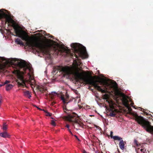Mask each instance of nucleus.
Wrapping results in <instances>:
<instances>
[{"instance_id": "obj_28", "label": "nucleus", "mask_w": 153, "mask_h": 153, "mask_svg": "<svg viewBox=\"0 0 153 153\" xmlns=\"http://www.w3.org/2000/svg\"><path fill=\"white\" fill-rule=\"evenodd\" d=\"M134 103L133 102H131V106L133 107V108H135V107L134 106H133V105H134Z\"/></svg>"}, {"instance_id": "obj_7", "label": "nucleus", "mask_w": 153, "mask_h": 153, "mask_svg": "<svg viewBox=\"0 0 153 153\" xmlns=\"http://www.w3.org/2000/svg\"><path fill=\"white\" fill-rule=\"evenodd\" d=\"M13 27L16 34V36L21 38L23 40L27 41L28 39V36L26 34L25 32L18 25L13 24Z\"/></svg>"}, {"instance_id": "obj_33", "label": "nucleus", "mask_w": 153, "mask_h": 153, "mask_svg": "<svg viewBox=\"0 0 153 153\" xmlns=\"http://www.w3.org/2000/svg\"><path fill=\"white\" fill-rule=\"evenodd\" d=\"M95 153H99V152H98V151H96L95 152ZM99 153H103L102 152H99Z\"/></svg>"}, {"instance_id": "obj_35", "label": "nucleus", "mask_w": 153, "mask_h": 153, "mask_svg": "<svg viewBox=\"0 0 153 153\" xmlns=\"http://www.w3.org/2000/svg\"><path fill=\"white\" fill-rule=\"evenodd\" d=\"M2 86V85L0 84V87H1Z\"/></svg>"}, {"instance_id": "obj_13", "label": "nucleus", "mask_w": 153, "mask_h": 153, "mask_svg": "<svg viewBox=\"0 0 153 153\" xmlns=\"http://www.w3.org/2000/svg\"><path fill=\"white\" fill-rule=\"evenodd\" d=\"M13 86L11 84H7L6 85V90L7 91H8L11 90Z\"/></svg>"}, {"instance_id": "obj_27", "label": "nucleus", "mask_w": 153, "mask_h": 153, "mask_svg": "<svg viewBox=\"0 0 153 153\" xmlns=\"http://www.w3.org/2000/svg\"><path fill=\"white\" fill-rule=\"evenodd\" d=\"M74 137H75L76 138V139H77V140H78L79 141H80V140H79V139L78 138V137L76 135H74Z\"/></svg>"}, {"instance_id": "obj_17", "label": "nucleus", "mask_w": 153, "mask_h": 153, "mask_svg": "<svg viewBox=\"0 0 153 153\" xmlns=\"http://www.w3.org/2000/svg\"><path fill=\"white\" fill-rule=\"evenodd\" d=\"M7 129V125L6 123H4L3 125V129L4 130H6Z\"/></svg>"}, {"instance_id": "obj_5", "label": "nucleus", "mask_w": 153, "mask_h": 153, "mask_svg": "<svg viewBox=\"0 0 153 153\" xmlns=\"http://www.w3.org/2000/svg\"><path fill=\"white\" fill-rule=\"evenodd\" d=\"M66 118L68 120L74 123L73 126L76 130L79 129V127H82L83 124L79 120V118L76 114L75 113H70L68 114Z\"/></svg>"}, {"instance_id": "obj_15", "label": "nucleus", "mask_w": 153, "mask_h": 153, "mask_svg": "<svg viewBox=\"0 0 153 153\" xmlns=\"http://www.w3.org/2000/svg\"><path fill=\"white\" fill-rule=\"evenodd\" d=\"M24 94L25 96L27 97L30 98L31 97V95L28 91H25L24 92Z\"/></svg>"}, {"instance_id": "obj_16", "label": "nucleus", "mask_w": 153, "mask_h": 153, "mask_svg": "<svg viewBox=\"0 0 153 153\" xmlns=\"http://www.w3.org/2000/svg\"><path fill=\"white\" fill-rule=\"evenodd\" d=\"M15 42L18 44L23 45V42L19 39L17 38L15 39Z\"/></svg>"}, {"instance_id": "obj_8", "label": "nucleus", "mask_w": 153, "mask_h": 153, "mask_svg": "<svg viewBox=\"0 0 153 153\" xmlns=\"http://www.w3.org/2000/svg\"><path fill=\"white\" fill-rule=\"evenodd\" d=\"M102 97L103 99L106 100V103L108 104L110 108L113 110L116 107V105L113 102L111 99H110L109 95L107 94H105L102 96Z\"/></svg>"}, {"instance_id": "obj_6", "label": "nucleus", "mask_w": 153, "mask_h": 153, "mask_svg": "<svg viewBox=\"0 0 153 153\" xmlns=\"http://www.w3.org/2000/svg\"><path fill=\"white\" fill-rule=\"evenodd\" d=\"M135 120L147 131L153 133V126L150 125L149 122L145 120L142 117L138 116L135 117Z\"/></svg>"}, {"instance_id": "obj_34", "label": "nucleus", "mask_w": 153, "mask_h": 153, "mask_svg": "<svg viewBox=\"0 0 153 153\" xmlns=\"http://www.w3.org/2000/svg\"><path fill=\"white\" fill-rule=\"evenodd\" d=\"M56 95H57V94L56 93H54Z\"/></svg>"}, {"instance_id": "obj_25", "label": "nucleus", "mask_w": 153, "mask_h": 153, "mask_svg": "<svg viewBox=\"0 0 153 153\" xmlns=\"http://www.w3.org/2000/svg\"><path fill=\"white\" fill-rule=\"evenodd\" d=\"M115 114H116L115 113H110V115L112 117H114L115 115Z\"/></svg>"}, {"instance_id": "obj_22", "label": "nucleus", "mask_w": 153, "mask_h": 153, "mask_svg": "<svg viewBox=\"0 0 153 153\" xmlns=\"http://www.w3.org/2000/svg\"><path fill=\"white\" fill-rule=\"evenodd\" d=\"M51 124L53 126H55L56 125V123L53 120H52L51 122Z\"/></svg>"}, {"instance_id": "obj_23", "label": "nucleus", "mask_w": 153, "mask_h": 153, "mask_svg": "<svg viewBox=\"0 0 153 153\" xmlns=\"http://www.w3.org/2000/svg\"><path fill=\"white\" fill-rule=\"evenodd\" d=\"M2 102V97L1 95L0 94V107L1 105Z\"/></svg>"}, {"instance_id": "obj_1", "label": "nucleus", "mask_w": 153, "mask_h": 153, "mask_svg": "<svg viewBox=\"0 0 153 153\" xmlns=\"http://www.w3.org/2000/svg\"><path fill=\"white\" fill-rule=\"evenodd\" d=\"M78 64L76 62L75 64L71 67H60L59 69L62 71L64 76L73 75L76 80H82L86 83L92 85L95 88L105 93L106 91L110 93H113L115 95L117 94V87L116 83H109L105 80L95 79L91 76H88L85 72L81 71L77 67Z\"/></svg>"}, {"instance_id": "obj_36", "label": "nucleus", "mask_w": 153, "mask_h": 153, "mask_svg": "<svg viewBox=\"0 0 153 153\" xmlns=\"http://www.w3.org/2000/svg\"><path fill=\"white\" fill-rule=\"evenodd\" d=\"M0 57H1V56H0Z\"/></svg>"}, {"instance_id": "obj_2", "label": "nucleus", "mask_w": 153, "mask_h": 153, "mask_svg": "<svg viewBox=\"0 0 153 153\" xmlns=\"http://www.w3.org/2000/svg\"><path fill=\"white\" fill-rule=\"evenodd\" d=\"M7 59L5 58H0V70L3 69L5 66L11 65L16 69L23 68L24 72H21L19 70L14 71L18 78L17 82L19 85L24 86L27 83L31 88L36 86L41 91H43L44 87L42 85H37L34 79L33 70L29 63L25 61L17 58H11Z\"/></svg>"}, {"instance_id": "obj_20", "label": "nucleus", "mask_w": 153, "mask_h": 153, "mask_svg": "<svg viewBox=\"0 0 153 153\" xmlns=\"http://www.w3.org/2000/svg\"><path fill=\"white\" fill-rule=\"evenodd\" d=\"M140 151L142 153H146L147 152L146 151L145 149H140Z\"/></svg>"}, {"instance_id": "obj_14", "label": "nucleus", "mask_w": 153, "mask_h": 153, "mask_svg": "<svg viewBox=\"0 0 153 153\" xmlns=\"http://www.w3.org/2000/svg\"><path fill=\"white\" fill-rule=\"evenodd\" d=\"M111 138H113L114 140H117L120 141L122 138L118 136H111Z\"/></svg>"}, {"instance_id": "obj_29", "label": "nucleus", "mask_w": 153, "mask_h": 153, "mask_svg": "<svg viewBox=\"0 0 153 153\" xmlns=\"http://www.w3.org/2000/svg\"><path fill=\"white\" fill-rule=\"evenodd\" d=\"M82 152L83 153H88L85 150H83L82 151Z\"/></svg>"}, {"instance_id": "obj_12", "label": "nucleus", "mask_w": 153, "mask_h": 153, "mask_svg": "<svg viewBox=\"0 0 153 153\" xmlns=\"http://www.w3.org/2000/svg\"><path fill=\"white\" fill-rule=\"evenodd\" d=\"M119 146L120 149L123 150L124 149V143L123 139L120 141L119 143Z\"/></svg>"}, {"instance_id": "obj_30", "label": "nucleus", "mask_w": 153, "mask_h": 153, "mask_svg": "<svg viewBox=\"0 0 153 153\" xmlns=\"http://www.w3.org/2000/svg\"><path fill=\"white\" fill-rule=\"evenodd\" d=\"M69 132L71 134V135H73V134L71 132V130H69Z\"/></svg>"}, {"instance_id": "obj_10", "label": "nucleus", "mask_w": 153, "mask_h": 153, "mask_svg": "<svg viewBox=\"0 0 153 153\" xmlns=\"http://www.w3.org/2000/svg\"><path fill=\"white\" fill-rule=\"evenodd\" d=\"M122 101L123 104L125 106H128V105L129 104L128 102V100L125 96H124L123 97Z\"/></svg>"}, {"instance_id": "obj_31", "label": "nucleus", "mask_w": 153, "mask_h": 153, "mask_svg": "<svg viewBox=\"0 0 153 153\" xmlns=\"http://www.w3.org/2000/svg\"><path fill=\"white\" fill-rule=\"evenodd\" d=\"M112 133H113V132L112 131H111V134H110V136H112Z\"/></svg>"}, {"instance_id": "obj_9", "label": "nucleus", "mask_w": 153, "mask_h": 153, "mask_svg": "<svg viewBox=\"0 0 153 153\" xmlns=\"http://www.w3.org/2000/svg\"><path fill=\"white\" fill-rule=\"evenodd\" d=\"M2 18H5L6 22L9 23L12 22V19L11 17L3 11V9L0 10V20Z\"/></svg>"}, {"instance_id": "obj_4", "label": "nucleus", "mask_w": 153, "mask_h": 153, "mask_svg": "<svg viewBox=\"0 0 153 153\" xmlns=\"http://www.w3.org/2000/svg\"><path fill=\"white\" fill-rule=\"evenodd\" d=\"M28 46L32 48H37L44 53L49 54L50 49L52 45L46 40H40L35 42L29 41L26 43Z\"/></svg>"}, {"instance_id": "obj_19", "label": "nucleus", "mask_w": 153, "mask_h": 153, "mask_svg": "<svg viewBox=\"0 0 153 153\" xmlns=\"http://www.w3.org/2000/svg\"><path fill=\"white\" fill-rule=\"evenodd\" d=\"M128 108L129 112H130L132 111V109L129 106V104L128 105V106H125Z\"/></svg>"}, {"instance_id": "obj_26", "label": "nucleus", "mask_w": 153, "mask_h": 153, "mask_svg": "<svg viewBox=\"0 0 153 153\" xmlns=\"http://www.w3.org/2000/svg\"><path fill=\"white\" fill-rule=\"evenodd\" d=\"M10 81H9V80H6L5 82H4V84H7L10 83Z\"/></svg>"}, {"instance_id": "obj_3", "label": "nucleus", "mask_w": 153, "mask_h": 153, "mask_svg": "<svg viewBox=\"0 0 153 153\" xmlns=\"http://www.w3.org/2000/svg\"><path fill=\"white\" fill-rule=\"evenodd\" d=\"M71 49L67 48H64L59 51L58 54L64 57H88L89 55L85 47L82 45L77 43H72L71 45Z\"/></svg>"}, {"instance_id": "obj_21", "label": "nucleus", "mask_w": 153, "mask_h": 153, "mask_svg": "<svg viewBox=\"0 0 153 153\" xmlns=\"http://www.w3.org/2000/svg\"><path fill=\"white\" fill-rule=\"evenodd\" d=\"M61 100H62V101L64 103H66V101L65 100V99L63 96H61Z\"/></svg>"}, {"instance_id": "obj_24", "label": "nucleus", "mask_w": 153, "mask_h": 153, "mask_svg": "<svg viewBox=\"0 0 153 153\" xmlns=\"http://www.w3.org/2000/svg\"><path fill=\"white\" fill-rule=\"evenodd\" d=\"M65 127H66V128H68V131H69V130H71V129L69 128L70 126L69 124H66V125L65 126Z\"/></svg>"}, {"instance_id": "obj_11", "label": "nucleus", "mask_w": 153, "mask_h": 153, "mask_svg": "<svg viewBox=\"0 0 153 153\" xmlns=\"http://www.w3.org/2000/svg\"><path fill=\"white\" fill-rule=\"evenodd\" d=\"M0 136L4 137H9L10 135L6 131L0 133Z\"/></svg>"}, {"instance_id": "obj_18", "label": "nucleus", "mask_w": 153, "mask_h": 153, "mask_svg": "<svg viewBox=\"0 0 153 153\" xmlns=\"http://www.w3.org/2000/svg\"><path fill=\"white\" fill-rule=\"evenodd\" d=\"M43 111H45L46 113V116H51V115L52 114L51 113H50L48 112L47 111H46L45 110H43Z\"/></svg>"}, {"instance_id": "obj_32", "label": "nucleus", "mask_w": 153, "mask_h": 153, "mask_svg": "<svg viewBox=\"0 0 153 153\" xmlns=\"http://www.w3.org/2000/svg\"><path fill=\"white\" fill-rule=\"evenodd\" d=\"M36 107L39 109L40 110H42V109H41V108H39L38 107L36 106Z\"/></svg>"}, {"instance_id": "obj_37", "label": "nucleus", "mask_w": 153, "mask_h": 153, "mask_svg": "<svg viewBox=\"0 0 153 153\" xmlns=\"http://www.w3.org/2000/svg\"><path fill=\"white\" fill-rule=\"evenodd\" d=\"M64 110H65V109H64ZM64 112H66V111L65 110H64Z\"/></svg>"}]
</instances>
